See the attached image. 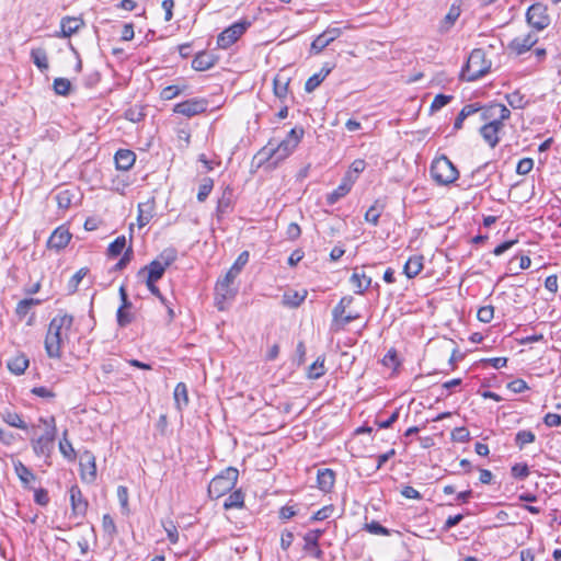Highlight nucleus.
<instances>
[{
	"mask_svg": "<svg viewBox=\"0 0 561 561\" xmlns=\"http://www.w3.org/2000/svg\"><path fill=\"white\" fill-rule=\"evenodd\" d=\"M30 365L28 358L25 354H18L10 358L7 363L8 369L14 375H22Z\"/></svg>",
	"mask_w": 561,
	"mask_h": 561,
	"instance_id": "24",
	"label": "nucleus"
},
{
	"mask_svg": "<svg viewBox=\"0 0 561 561\" xmlns=\"http://www.w3.org/2000/svg\"><path fill=\"white\" fill-rule=\"evenodd\" d=\"M214 188V181L210 178H204L199 184L197 201L205 202L208 195L211 193Z\"/></svg>",
	"mask_w": 561,
	"mask_h": 561,
	"instance_id": "43",
	"label": "nucleus"
},
{
	"mask_svg": "<svg viewBox=\"0 0 561 561\" xmlns=\"http://www.w3.org/2000/svg\"><path fill=\"white\" fill-rule=\"evenodd\" d=\"M80 474L81 479L88 483H92L96 479V463L94 455L85 450L80 457Z\"/></svg>",
	"mask_w": 561,
	"mask_h": 561,
	"instance_id": "11",
	"label": "nucleus"
},
{
	"mask_svg": "<svg viewBox=\"0 0 561 561\" xmlns=\"http://www.w3.org/2000/svg\"><path fill=\"white\" fill-rule=\"evenodd\" d=\"M2 420L10 426L26 430V423L22 420L21 415L16 412L5 410L1 414Z\"/></svg>",
	"mask_w": 561,
	"mask_h": 561,
	"instance_id": "36",
	"label": "nucleus"
},
{
	"mask_svg": "<svg viewBox=\"0 0 561 561\" xmlns=\"http://www.w3.org/2000/svg\"><path fill=\"white\" fill-rule=\"evenodd\" d=\"M350 282L353 285L355 293L363 295L370 286L371 278L367 276L364 272L355 271L352 274Z\"/></svg>",
	"mask_w": 561,
	"mask_h": 561,
	"instance_id": "25",
	"label": "nucleus"
},
{
	"mask_svg": "<svg viewBox=\"0 0 561 561\" xmlns=\"http://www.w3.org/2000/svg\"><path fill=\"white\" fill-rule=\"evenodd\" d=\"M302 136V128H293L276 147L267 146L263 148L262 152L267 156V159L273 160L274 164H277L294 152Z\"/></svg>",
	"mask_w": 561,
	"mask_h": 561,
	"instance_id": "2",
	"label": "nucleus"
},
{
	"mask_svg": "<svg viewBox=\"0 0 561 561\" xmlns=\"http://www.w3.org/2000/svg\"><path fill=\"white\" fill-rule=\"evenodd\" d=\"M288 83L289 80L286 78H282L279 76L274 79V93L275 95L283 100L287 96L288 93Z\"/></svg>",
	"mask_w": 561,
	"mask_h": 561,
	"instance_id": "42",
	"label": "nucleus"
},
{
	"mask_svg": "<svg viewBox=\"0 0 561 561\" xmlns=\"http://www.w3.org/2000/svg\"><path fill=\"white\" fill-rule=\"evenodd\" d=\"M244 504V495L240 490L232 492L224 503L225 510L241 508Z\"/></svg>",
	"mask_w": 561,
	"mask_h": 561,
	"instance_id": "37",
	"label": "nucleus"
},
{
	"mask_svg": "<svg viewBox=\"0 0 561 561\" xmlns=\"http://www.w3.org/2000/svg\"><path fill=\"white\" fill-rule=\"evenodd\" d=\"M356 181L355 176H352L350 173H346L343 178L341 184L328 195L327 202L329 205H334L337 201L344 197L352 188Z\"/></svg>",
	"mask_w": 561,
	"mask_h": 561,
	"instance_id": "16",
	"label": "nucleus"
},
{
	"mask_svg": "<svg viewBox=\"0 0 561 561\" xmlns=\"http://www.w3.org/2000/svg\"><path fill=\"white\" fill-rule=\"evenodd\" d=\"M470 438V433L466 427H456L451 432V439L459 443L468 442Z\"/></svg>",
	"mask_w": 561,
	"mask_h": 561,
	"instance_id": "58",
	"label": "nucleus"
},
{
	"mask_svg": "<svg viewBox=\"0 0 561 561\" xmlns=\"http://www.w3.org/2000/svg\"><path fill=\"white\" fill-rule=\"evenodd\" d=\"M365 529L374 535H381V536H388L390 534L389 529L381 526L377 522H371L365 525Z\"/></svg>",
	"mask_w": 561,
	"mask_h": 561,
	"instance_id": "59",
	"label": "nucleus"
},
{
	"mask_svg": "<svg viewBox=\"0 0 561 561\" xmlns=\"http://www.w3.org/2000/svg\"><path fill=\"white\" fill-rule=\"evenodd\" d=\"M460 15V10L458 7L453 5L448 13L445 15L444 20L440 22V31L447 32L454 23L457 21V19Z\"/></svg>",
	"mask_w": 561,
	"mask_h": 561,
	"instance_id": "38",
	"label": "nucleus"
},
{
	"mask_svg": "<svg viewBox=\"0 0 561 561\" xmlns=\"http://www.w3.org/2000/svg\"><path fill=\"white\" fill-rule=\"evenodd\" d=\"M543 423L548 427H557L561 425V415L557 413H547L543 416Z\"/></svg>",
	"mask_w": 561,
	"mask_h": 561,
	"instance_id": "64",
	"label": "nucleus"
},
{
	"mask_svg": "<svg viewBox=\"0 0 561 561\" xmlns=\"http://www.w3.org/2000/svg\"><path fill=\"white\" fill-rule=\"evenodd\" d=\"M536 439L535 434L531 431H519L515 436V443L523 449L525 445L534 443Z\"/></svg>",
	"mask_w": 561,
	"mask_h": 561,
	"instance_id": "49",
	"label": "nucleus"
},
{
	"mask_svg": "<svg viewBox=\"0 0 561 561\" xmlns=\"http://www.w3.org/2000/svg\"><path fill=\"white\" fill-rule=\"evenodd\" d=\"M239 471L229 467L216 476L208 484V494L213 499H219L230 492L238 481Z\"/></svg>",
	"mask_w": 561,
	"mask_h": 561,
	"instance_id": "6",
	"label": "nucleus"
},
{
	"mask_svg": "<svg viewBox=\"0 0 561 561\" xmlns=\"http://www.w3.org/2000/svg\"><path fill=\"white\" fill-rule=\"evenodd\" d=\"M511 117V111L503 104H493L482 110L481 119H492L503 127V122Z\"/></svg>",
	"mask_w": 561,
	"mask_h": 561,
	"instance_id": "12",
	"label": "nucleus"
},
{
	"mask_svg": "<svg viewBox=\"0 0 561 561\" xmlns=\"http://www.w3.org/2000/svg\"><path fill=\"white\" fill-rule=\"evenodd\" d=\"M165 270L167 268L163 265H161L159 262L153 260L152 262H150L149 265H147L144 270H141L139 272V274L147 271V279L146 280H150V283H152V282H158L163 276Z\"/></svg>",
	"mask_w": 561,
	"mask_h": 561,
	"instance_id": "28",
	"label": "nucleus"
},
{
	"mask_svg": "<svg viewBox=\"0 0 561 561\" xmlns=\"http://www.w3.org/2000/svg\"><path fill=\"white\" fill-rule=\"evenodd\" d=\"M507 388L514 393H520L528 389V385L523 379H514L507 383Z\"/></svg>",
	"mask_w": 561,
	"mask_h": 561,
	"instance_id": "62",
	"label": "nucleus"
},
{
	"mask_svg": "<svg viewBox=\"0 0 561 561\" xmlns=\"http://www.w3.org/2000/svg\"><path fill=\"white\" fill-rule=\"evenodd\" d=\"M534 168V161L530 158H523L518 161L516 167L517 174L526 175L528 174Z\"/></svg>",
	"mask_w": 561,
	"mask_h": 561,
	"instance_id": "55",
	"label": "nucleus"
},
{
	"mask_svg": "<svg viewBox=\"0 0 561 561\" xmlns=\"http://www.w3.org/2000/svg\"><path fill=\"white\" fill-rule=\"evenodd\" d=\"M512 476L516 479L524 480L526 479L530 471L526 463H515L511 469Z\"/></svg>",
	"mask_w": 561,
	"mask_h": 561,
	"instance_id": "54",
	"label": "nucleus"
},
{
	"mask_svg": "<svg viewBox=\"0 0 561 561\" xmlns=\"http://www.w3.org/2000/svg\"><path fill=\"white\" fill-rule=\"evenodd\" d=\"M353 302L352 296H345L343 297L340 302L334 307L333 309V319L335 321L340 320L342 316L345 313L346 308Z\"/></svg>",
	"mask_w": 561,
	"mask_h": 561,
	"instance_id": "50",
	"label": "nucleus"
},
{
	"mask_svg": "<svg viewBox=\"0 0 561 561\" xmlns=\"http://www.w3.org/2000/svg\"><path fill=\"white\" fill-rule=\"evenodd\" d=\"M325 374L324 358L318 357L317 360L309 367L308 377L310 379H318Z\"/></svg>",
	"mask_w": 561,
	"mask_h": 561,
	"instance_id": "47",
	"label": "nucleus"
},
{
	"mask_svg": "<svg viewBox=\"0 0 561 561\" xmlns=\"http://www.w3.org/2000/svg\"><path fill=\"white\" fill-rule=\"evenodd\" d=\"M76 196L77 194L75 190L64 188L56 194L55 199L60 209H68Z\"/></svg>",
	"mask_w": 561,
	"mask_h": 561,
	"instance_id": "31",
	"label": "nucleus"
},
{
	"mask_svg": "<svg viewBox=\"0 0 561 561\" xmlns=\"http://www.w3.org/2000/svg\"><path fill=\"white\" fill-rule=\"evenodd\" d=\"M152 218V206L149 203L139 204L137 221L139 227L146 226Z\"/></svg>",
	"mask_w": 561,
	"mask_h": 561,
	"instance_id": "39",
	"label": "nucleus"
},
{
	"mask_svg": "<svg viewBox=\"0 0 561 561\" xmlns=\"http://www.w3.org/2000/svg\"><path fill=\"white\" fill-rule=\"evenodd\" d=\"M382 363L385 366L397 368L399 366L398 355L396 350L391 348L383 356Z\"/></svg>",
	"mask_w": 561,
	"mask_h": 561,
	"instance_id": "60",
	"label": "nucleus"
},
{
	"mask_svg": "<svg viewBox=\"0 0 561 561\" xmlns=\"http://www.w3.org/2000/svg\"><path fill=\"white\" fill-rule=\"evenodd\" d=\"M451 95H445V94H437L432 104H431V111H438L445 105H447L451 101Z\"/></svg>",
	"mask_w": 561,
	"mask_h": 561,
	"instance_id": "56",
	"label": "nucleus"
},
{
	"mask_svg": "<svg viewBox=\"0 0 561 561\" xmlns=\"http://www.w3.org/2000/svg\"><path fill=\"white\" fill-rule=\"evenodd\" d=\"M538 42V35L535 32H528L527 34L516 36L513 38L508 45L507 49L515 54L516 56H520L528 50H530Z\"/></svg>",
	"mask_w": 561,
	"mask_h": 561,
	"instance_id": "10",
	"label": "nucleus"
},
{
	"mask_svg": "<svg viewBox=\"0 0 561 561\" xmlns=\"http://www.w3.org/2000/svg\"><path fill=\"white\" fill-rule=\"evenodd\" d=\"M485 122L486 123L480 127V135L491 148H494L500 141L499 134L503 127L492 119H488Z\"/></svg>",
	"mask_w": 561,
	"mask_h": 561,
	"instance_id": "14",
	"label": "nucleus"
},
{
	"mask_svg": "<svg viewBox=\"0 0 561 561\" xmlns=\"http://www.w3.org/2000/svg\"><path fill=\"white\" fill-rule=\"evenodd\" d=\"M250 254L248 251H243L239 254L232 266L229 268V271L226 273L224 278L227 282L233 283L237 276L240 274L242 268L247 265L249 262Z\"/></svg>",
	"mask_w": 561,
	"mask_h": 561,
	"instance_id": "21",
	"label": "nucleus"
},
{
	"mask_svg": "<svg viewBox=\"0 0 561 561\" xmlns=\"http://www.w3.org/2000/svg\"><path fill=\"white\" fill-rule=\"evenodd\" d=\"M14 471L24 486L36 480V476L20 460L14 462Z\"/></svg>",
	"mask_w": 561,
	"mask_h": 561,
	"instance_id": "29",
	"label": "nucleus"
},
{
	"mask_svg": "<svg viewBox=\"0 0 561 561\" xmlns=\"http://www.w3.org/2000/svg\"><path fill=\"white\" fill-rule=\"evenodd\" d=\"M430 173L433 181L440 186L454 183L459 176V171L446 156L437 157L432 161Z\"/></svg>",
	"mask_w": 561,
	"mask_h": 561,
	"instance_id": "4",
	"label": "nucleus"
},
{
	"mask_svg": "<svg viewBox=\"0 0 561 561\" xmlns=\"http://www.w3.org/2000/svg\"><path fill=\"white\" fill-rule=\"evenodd\" d=\"M330 71H331L330 68H322L318 73H314L313 76H311L306 81L305 90L307 92L314 91L322 83V81L328 77Z\"/></svg>",
	"mask_w": 561,
	"mask_h": 561,
	"instance_id": "33",
	"label": "nucleus"
},
{
	"mask_svg": "<svg viewBox=\"0 0 561 561\" xmlns=\"http://www.w3.org/2000/svg\"><path fill=\"white\" fill-rule=\"evenodd\" d=\"M41 302L42 300L37 298H25L16 305L15 314L23 319L33 307L41 305Z\"/></svg>",
	"mask_w": 561,
	"mask_h": 561,
	"instance_id": "35",
	"label": "nucleus"
},
{
	"mask_svg": "<svg viewBox=\"0 0 561 561\" xmlns=\"http://www.w3.org/2000/svg\"><path fill=\"white\" fill-rule=\"evenodd\" d=\"M366 168V162L363 159H356L352 162L350 170L346 173H350L352 176L357 179V175L362 173Z\"/></svg>",
	"mask_w": 561,
	"mask_h": 561,
	"instance_id": "61",
	"label": "nucleus"
},
{
	"mask_svg": "<svg viewBox=\"0 0 561 561\" xmlns=\"http://www.w3.org/2000/svg\"><path fill=\"white\" fill-rule=\"evenodd\" d=\"M424 267V256L420 254L412 255L403 266V273L408 278L416 277Z\"/></svg>",
	"mask_w": 561,
	"mask_h": 561,
	"instance_id": "20",
	"label": "nucleus"
},
{
	"mask_svg": "<svg viewBox=\"0 0 561 561\" xmlns=\"http://www.w3.org/2000/svg\"><path fill=\"white\" fill-rule=\"evenodd\" d=\"M34 501L41 506H46L49 502L48 492L45 489H37L34 492Z\"/></svg>",
	"mask_w": 561,
	"mask_h": 561,
	"instance_id": "63",
	"label": "nucleus"
},
{
	"mask_svg": "<svg viewBox=\"0 0 561 561\" xmlns=\"http://www.w3.org/2000/svg\"><path fill=\"white\" fill-rule=\"evenodd\" d=\"M102 529L104 534L113 539L117 534V528L113 517L110 514H104L102 517Z\"/></svg>",
	"mask_w": 561,
	"mask_h": 561,
	"instance_id": "44",
	"label": "nucleus"
},
{
	"mask_svg": "<svg viewBox=\"0 0 561 561\" xmlns=\"http://www.w3.org/2000/svg\"><path fill=\"white\" fill-rule=\"evenodd\" d=\"M332 42L330 41V38L328 36H325L324 32H322L311 43L310 50L313 54H320Z\"/></svg>",
	"mask_w": 561,
	"mask_h": 561,
	"instance_id": "46",
	"label": "nucleus"
},
{
	"mask_svg": "<svg viewBox=\"0 0 561 561\" xmlns=\"http://www.w3.org/2000/svg\"><path fill=\"white\" fill-rule=\"evenodd\" d=\"M494 317V307L491 305L479 308L477 318L483 323H490Z\"/></svg>",
	"mask_w": 561,
	"mask_h": 561,
	"instance_id": "51",
	"label": "nucleus"
},
{
	"mask_svg": "<svg viewBox=\"0 0 561 561\" xmlns=\"http://www.w3.org/2000/svg\"><path fill=\"white\" fill-rule=\"evenodd\" d=\"M182 92L179 85H168L162 89L160 96L162 100L169 101L178 96Z\"/></svg>",
	"mask_w": 561,
	"mask_h": 561,
	"instance_id": "57",
	"label": "nucleus"
},
{
	"mask_svg": "<svg viewBox=\"0 0 561 561\" xmlns=\"http://www.w3.org/2000/svg\"><path fill=\"white\" fill-rule=\"evenodd\" d=\"M59 450L61 455L68 460L72 461L76 459V450L70 440L67 439V431L64 433L62 439L59 442Z\"/></svg>",
	"mask_w": 561,
	"mask_h": 561,
	"instance_id": "41",
	"label": "nucleus"
},
{
	"mask_svg": "<svg viewBox=\"0 0 561 561\" xmlns=\"http://www.w3.org/2000/svg\"><path fill=\"white\" fill-rule=\"evenodd\" d=\"M83 25L84 22L81 18L65 16L60 21V33L57 36L70 37L71 35L76 34Z\"/></svg>",
	"mask_w": 561,
	"mask_h": 561,
	"instance_id": "17",
	"label": "nucleus"
},
{
	"mask_svg": "<svg viewBox=\"0 0 561 561\" xmlns=\"http://www.w3.org/2000/svg\"><path fill=\"white\" fill-rule=\"evenodd\" d=\"M87 273L88 268L82 267L72 275L68 283V288L71 293H75L78 289L80 282L83 279Z\"/></svg>",
	"mask_w": 561,
	"mask_h": 561,
	"instance_id": "53",
	"label": "nucleus"
},
{
	"mask_svg": "<svg viewBox=\"0 0 561 561\" xmlns=\"http://www.w3.org/2000/svg\"><path fill=\"white\" fill-rule=\"evenodd\" d=\"M307 289L301 290H287L283 295V304L290 308H297L307 298Z\"/></svg>",
	"mask_w": 561,
	"mask_h": 561,
	"instance_id": "26",
	"label": "nucleus"
},
{
	"mask_svg": "<svg viewBox=\"0 0 561 561\" xmlns=\"http://www.w3.org/2000/svg\"><path fill=\"white\" fill-rule=\"evenodd\" d=\"M136 160V156L131 150L128 149H119L115 153V163L116 168L123 171L129 170Z\"/></svg>",
	"mask_w": 561,
	"mask_h": 561,
	"instance_id": "23",
	"label": "nucleus"
},
{
	"mask_svg": "<svg viewBox=\"0 0 561 561\" xmlns=\"http://www.w3.org/2000/svg\"><path fill=\"white\" fill-rule=\"evenodd\" d=\"M527 23L536 31H542L550 24L548 9L542 3L531 4L526 12Z\"/></svg>",
	"mask_w": 561,
	"mask_h": 561,
	"instance_id": "8",
	"label": "nucleus"
},
{
	"mask_svg": "<svg viewBox=\"0 0 561 561\" xmlns=\"http://www.w3.org/2000/svg\"><path fill=\"white\" fill-rule=\"evenodd\" d=\"M71 507L75 514L84 515L88 508V503L83 499L80 488L75 484L69 489Z\"/></svg>",
	"mask_w": 561,
	"mask_h": 561,
	"instance_id": "19",
	"label": "nucleus"
},
{
	"mask_svg": "<svg viewBox=\"0 0 561 561\" xmlns=\"http://www.w3.org/2000/svg\"><path fill=\"white\" fill-rule=\"evenodd\" d=\"M251 23L247 20L239 21L224 30L217 37V45L220 48H228L234 44L248 30Z\"/></svg>",
	"mask_w": 561,
	"mask_h": 561,
	"instance_id": "7",
	"label": "nucleus"
},
{
	"mask_svg": "<svg viewBox=\"0 0 561 561\" xmlns=\"http://www.w3.org/2000/svg\"><path fill=\"white\" fill-rule=\"evenodd\" d=\"M233 283L227 282L224 277L216 284V306L219 310H225V302L231 300L237 290L231 287Z\"/></svg>",
	"mask_w": 561,
	"mask_h": 561,
	"instance_id": "13",
	"label": "nucleus"
},
{
	"mask_svg": "<svg viewBox=\"0 0 561 561\" xmlns=\"http://www.w3.org/2000/svg\"><path fill=\"white\" fill-rule=\"evenodd\" d=\"M131 306L122 305L117 310V323L121 327H126L133 321V316L127 311Z\"/></svg>",
	"mask_w": 561,
	"mask_h": 561,
	"instance_id": "52",
	"label": "nucleus"
},
{
	"mask_svg": "<svg viewBox=\"0 0 561 561\" xmlns=\"http://www.w3.org/2000/svg\"><path fill=\"white\" fill-rule=\"evenodd\" d=\"M174 403L179 411H182L188 404L187 387L184 382H179L173 392Z\"/></svg>",
	"mask_w": 561,
	"mask_h": 561,
	"instance_id": "27",
	"label": "nucleus"
},
{
	"mask_svg": "<svg viewBox=\"0 0 561 561\" xmlns=\"http://www.w3.org/2000/svg\"><path fill=\"white\" fill-rule=\"evenodd\" d=\"M207 107L208 101L206 99L194 98L175 104L173 112L190 118L206 112Z\"/></svg>",
	"mask_w": 561,
	"mask_h": 561,
	"instance_id": "9",
	"label": "nucleus"
},
{
	"mask_svg": "<svg viewBox=\"0 0 561 561\" xmlns=\"http://www.w3.org/2000/svg\"><path fill=\"white\" fill-rule=\"evenodd\" d=\"M31 58L34 65L41 70L46 71L49 68L47 53L44 48L37 47L31 50Z\"/></svg>",
	"mask_w": 561,
	"mask_h": 561,
	"instance_id": "30",
	"label": "nucleus"
},
{
	"mask_svg": "<svg viewBox=\"0 0 561 561\" xmlns=\"http://www.w3.org/2000/svg\"><path fill=\"white\" fill-rule=\"evenodd\" d=\"M491 61L486 59L485 51L481 48L473 49L466 65L461 69L460 78L465 81H474L483 77L491 69Z\"/></svg>",
	"mask_w": 561,
	"mask_h": 561,
	"instance_id": "3",
	"label": "nucleus"
},
{
	"mask_svg": "<svg viewBox=\"0 0 561 561\" xmlns=\"http://www.w3.org/2000/svg\"><path fill=\"white\" fill-rule=\"evenodd\" d=\"M39 422H42L46 430L43 435H41L36 439H32V448L36 456L49 458L53 450L56 438V421L54 416L49 417H41Z\"/></svg>",
	"mask_w": 561,
	"mask_h": 561,
	"instance_id": "5",
	"label": "nucleus"
},
{
	"mask_svg": "<svg viewBox=\"0 0 561 561\" xmlns=\"http://www.w3.org/2000/svg\"><path fill=\"white\" fill-rule=\"evenodd\" d=\"M217 57L209 51H199L192 60V68L196 71H205L214 67Z\"/></svg>",
	"mask_w": 561,
	"mask_h": 561,
	"instance_id": "18",
	"label": "nucleus"
},
{
	"mask_svg": "<svg viewBox=\"0 0 561 561\" xmlns=\"http://www.w3.org/2000/svg\"><path fill=\"white\" fill-rule=\"evenodd\" d=\"M53 88L56 94L66 96L71 91V82L66 78H56Z\"/></svg>",
	"mask_w": 561,
	"mask_h": 561,
	"instance_id": "45",
	"label": "nucleus"
},
{
	"mask_svg": "<svg viewBox=\"0 0 561 561\" xmlns=\"http://www.w3.org/2000/svg\"><path fill=\"white\" fill-rule=\"evenodd\" d=\"M304 541H305L304 550L308 554H310L311 557H313V558H316L318 560L322 558L323 551L319 547V540L318 539L312 538V537L308 536L307 534H305Z\"/></svg>",
	"mask_w": 561,
	"mask_h": 561,
	"instance_id": "32",
	"label": "nucleus"
},
{
	"mask_svg": "<svg viewBox=\"0 0 561 561\" xmlns=\"http://www.w3.org/2000/svg\"><path fill=\"white\" fill-rule=\"evenodd\" d=\"M71 240V233L65 226H59L50 234L47 245L49 249L61 250L68 245Z\"/></svg>",
	"mask_w": 561,
	"mask_h": 561,
	"instance_id": "15",
	"label": "nucleus"
},
{
	"mask_svg": "<svg viewBox=\"0 0 561 561\" xmlns=\"http://www.w3.org/2000/svg\"><path fill=\"white\" fill-rule=\"evenodd\" d=\"M335 482V472L332 469H321L317 474L318 488L323 492H330Z\"/></svg>",
	"mask_w": 561,
	"mask_h": 561,
	"instance_id": "22",
	"label": "nucleus"
},
{
	"mask_svg": "<svg viewBox=\"0 0 561 561\" xmlns=\"http://www.w3.org/2000/svg\"><path fill=\"white\" fill-rule=\"evenodd\" d=\"M176 250L169 248L163 250L156 261L163 265L165 268H168L176 260Z\"/></svg>",
	"mask_w": 561,
	"mask_h": 561,
	"instance_id": "48",
	"label": "nucleus"
},
{
	"mask_svg": "<svg viewBox=\"0 0 561 561\" xmlns=\"http://www.w3.org/2000/svg\"><path fill=\"white\" fill-rule=\"evenodd\" d=\"M72 324L73 317L67 313L57 314L50 320L45 337L48 357L57 359L61 357L62 347L69 341Z\"/></svg>",
	"mask_w": 561,
	"mask_h": 561,
	"instance_id": "1",
	"label": "nucleus"
},
{
	"mask_svg": "<svg viewBox=\"0 0 561 561\" xmlns=\"http://www.w3.org/2000/svg\"><path fill=\"white\" fill-rule=\"evenodd\" d=\"M382 210L383 204L379 201H376L365 213V220L373 226H377Z\"/></svg>",
	"mask_w": 561,
	"mask_h": 561,
	"instance_id": "34",
	"label": "nucleus"
},
{
	"mask_svg": "<svg viewBox=\"0 0 561 561\" xmlns=\"http://www.w3.org/2000/svg\"><path fill=\"white\" fill-rule=\"evenodd\" d=\"M126 248V238L124 236L117 237L107 248V254L111 257H116L124 252Z\"/></svg>",
	"mask_w": 561,
	"mask_h": 561,
	"instance_id": "40",
	"label": "nucleus"
}]
</instances>
